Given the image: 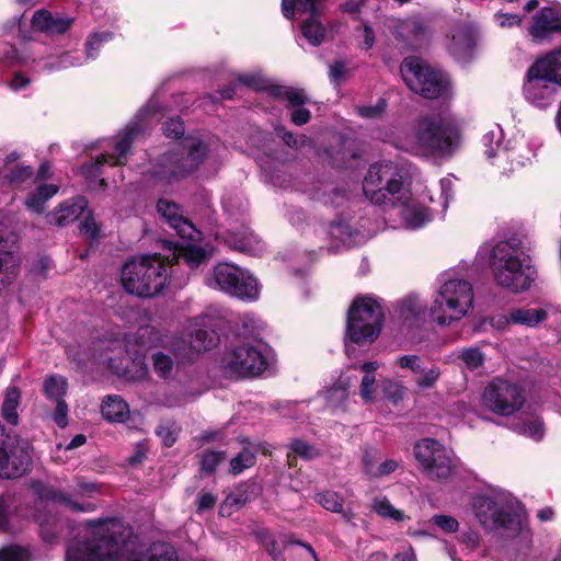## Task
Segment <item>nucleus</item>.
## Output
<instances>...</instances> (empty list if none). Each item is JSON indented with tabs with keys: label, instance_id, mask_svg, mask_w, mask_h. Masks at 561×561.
<instances>
[{
	"label": "nucleus",
	"instance_id": "bb28decb",
	"mask_svg": "<svg viewBox=\"0 0 561 561\" xmlns=\"http://www.w3.org/2000/svg\"><path fill=\"white\" fill-rule=\"evenodd\" d=\"M388 28L398 39L407 43L419 42L427 34L426 24L419 16H410L404 20L389 19Z\"/></svg>",
	"mask_w": 561,
	"mask_h": 561
},
{
	"label": "nucleus",
	"instance_id": "423d86ee",
	"mask_svg": "<svg viewBox=\"0 0 561 561\" xmlns=\"http://www.w3.org/2000/svg\"><path fill=\"white\" fill-rule=\"evenodd\" d=\"M473 302L472 284L465 278L446 274L433 296L428 308L430 317L439 327H450L471 313Z\"/></svg>",
	"mask_w": 561,
	"mask_h": 561
},
{
	"label": "nucleus",
	"instance_id": "72a5a7b5",
	"mask_svg": "<svg viewBox=\"0 0 561 561\" xmlns=\"http://www.w3.org/2000/svg\"><path fill=\"white\" fill-rule=\"evenodd\" d=\"M351 385L352 380L348 376H340L337 381L322 393L327 407L332 411H343Z\"/></svg>",
	"mask_w": 561,
	"mask_h": 561
},
{
	"label": "nucleus",
	"instance_id": "3c124183",
	"mask_svg": "<svg viewBox=\"0 0 561 561\" xmlns=\"http://www.w3.org/2000/svg\"><path fill=\"white\" fill-rule=\"evenodd\" d=\"M112 38L111 32H101L92 34L85 42V58L95 59L101 46Z\"/></svg>",
	"mask_w": 561,
	"mask_h": 561
},
{
	"label": "nucleus",
	"instance_id": "39448f33",
	"mask_svg": "<svg viewBox=\"0 0 561 561\" xmlns=\"http://www.w3.org/2000/svg\"><path fill=\"white\" fill-rule=\"evenodd\" d=\"M489 263L497 285L514 291L530 286L534 272L520 239L499 241L490 251Z\"/></svg>",
	"mask_w": 561,
	"mask_h": 561
},
{
	"label": "nucleus",
	"instance_id": "9d476101",
	"mask_svg": "<svg viewBox=\"0 0 561 561\" xmlns=\"http://www.w3.org/2000/svg\"><path fill=\"white\" fill-rule=\"evenodd\" d=\"M383 311L374 296H359L348 309L346 335L356 344L373 343L380 334Z\"/></svg>",
	"mask_w": 561,
	"mask_h": 561
},
{
	"label": "nucleus",
	"instance_id": "338daca9",
	"mask_svg": "<svg viewBox=\"0 0 561 561\" xmlns=\"http://www.w3.org/2000/svg\"><path fill=\"white\" fill-rule=\"evenodd\" d=\"M385 100H378V102L375 105L358 107L357 112L362 117L376 118L379 117L385 112Z\"/></svg>",
	"mask_w": 561,
	"mask_h": 561
},
{
	"label": "nucleus",
	"instance_id": "e2e57ef3",
	"mask_svg": "<svg viewBox=\"0 0 561 561\" xmlns=\"http://www.w3.org/2000/svg\"><path fill=\"white\" fill-rule=\"evenodd\" d=\"M433 523L446 533H456L459 528V523L456 518L437 514L432 517Z\"/></svg>",
	"mask_w": 561,
	"mask_h": 561
},
{
	"label": "nucleus",
	"instance_id": "412c9836",
	"mask_svg": "<svg viewBox=\"0 0 561 561\" xmlns=\"http://www.w3.org/2000/svg\"><path fill=\"white\" fill-rule=\"evenodd\" d=\"M560 88L559 84H556L529 67L523 85V93L531 105L547 108L557 100Z\"/></svg>",
	"mask_w": 561,
	"mask_h": 561
},
{
	"label": "nucleus",
	"instance_id": "c03bdc74",
	"mask_svg": "<svg viewBox=\"0 0 561 561\" xmlns=\"http://www.w3.org/2000/svg\"><path fill=\"white\" fill-rule=\"evenodd\" d=\"M256 462L254 450L249 447L243 448L236 457L230 460L229 472L233 476L242 473L245 469L253 467Z\"/></svg>",
	"mask_w": 561,
	"mask_h": 561
},
{
	"label": "nucleus",
	"instance_id": "473e14b6",
	"mask_svg": "<svg viewBox=\"0 0 561 561\" xmlns=\"http://www.w3.org/2000/svg\"><path fill=\"white\" fill-rule=\"evenodd\" d=\"M554 312H557V308L553 306L538 309L517 308L510 311L507 321L514 324L535 327Z\"/></svg>",
	"mask_w": 561,
	"mask_h": 561
},
{
	"label": "nucleus",
	"instance_id": "4468645a",
	"mask_svg": "<svg viewBox=\"0 0 561 561\" xmlns=\"http://www.w3.org/2000/svg\"><path fill=\"white\" fill-rule=\"evenodd\" d=\"M206 284L240 299L255 300L259 297V284L247 271L229 263L214 267Z\"/></svg>",
	"mask_w": 561,
	"mask_h": 561
},
{
	"label": "nucleus",
	"instance_id": "c85d7f7f",
	"mask_svg": "<svg viewBox=\"0 0 561 561\" xmlns=\"http://www.w3.org/2000/svg\"><path fill=\"white\" fill-rule=\"evenodd\" d=\"M72 24V19L54 15L49 11L39 10L32 19L34 28L49 34H64Z\"/></svg>",
	"mask_w": 561,
	"mask_h": 561
},
{
	"label": "nucleus",
	"instance_id": "6e6d98bb",
	"mask_svg": "<svg viewBox=\"0 0 561 561\" xmlns=\"http://www.w3.org/2000/svg\"><path fill=\"white\" fill-rule=\"evenodd\" d=\"M0 561H31V556L24 548L9 546L0 550Z\"/></svg>",
	"mask_w": 561,
	"mask_h": 561
},
{
	"label": "nucleus",
	"instance_id": "a211bd4d",
	"mask_svg": "<svg viewBox=\"0 0 561 561\" xmlns=\"http://www.w3.org/2000/svg\"><path fill=\"white\" fill-rule=\"evenodd\" d=\"M50 503H59L71 511L83 513L93 512L96 508V505L91 502L80 503L61 491L45 489L37 504L38 513L35 515V520L39 525L41 534L46 541H51L56 537V531L48 529L49 527L55 528L57 525V518L50 514L48 507Z\"/></svg>",
	"mask_w": 561,
	"mask_h": 561
},
{
	"label": "nucleus",
	"instance_id": "603ef678",
	"mask_svg": "<svg viewBox=\"0 0 561 561\" xmlns=\"http://www.w3.org/2000/svg\"><path fill=\"white\" fill-rule=\"evenodd\" d=\"M226 459L224 451L207 450L202 455L201 468L206 473H213L217 467Z\"/></svg>",
	"mask_w": 561,
	"mask_h": 561
},
{
	"label": "nucleus",
	"instance_id": "de8ad7c7",
	"mask_svg": "<svg viewBox=\"0 0 561 561\" xmlns=\"http://www.w3.org/2000/svg\"><path fill=\"white\" fill-rule=\"evenodd\" d=\"M67 380L62 376H50L44 380V393L50 400H61L67 392Z\"/></svg>",
	"mask_w": 561,
	"mask_h": 561
},
{
	"label": "nucleus",
	"instance_id": "20e7f679",
	"mask_svg": "<svg viewBox=\"0 0 561 561\" xmlns=\"http://www.w3.org/2000/svg\"><path fill=\"white\" fill-rule=\"evenodd\" d=\"M160 254L140 255L127 261L121 275L124 289L138 297H153L162 291L167 283L174 276L173 263L179 264L183 256L173 259Z\"/></svg>",
	"mask_w": 561,
	"mask_h": 561
},
{
	"label": "nucleus",
	"instance_id": "052dcab7",
	"mask_svg": "<svg viewBox=\"0 0 561 561\" xmlns=\"http://www.w3.org/2000/svg\"><path fill=\"white\" fill-rule=\"evenodd\" d=\"M401 466V460L386 459L377 466V471L371 472V479L385 478L393 473Z\"/></svg>",
	"mask_w": 561,
	"mask_h": 561
},
{
	"label": "nucleus",
	"instance_id": "37998d69",
	"mask_svg": "<svg viewBox=\"0 0 561 561\" xmlns=\"http://www.w3.org/2000/svg\"><path fill=\"white\" fill-rule=\"evenodd\" d=\"M20 402V392L16 388L8 389L3 403L2 415L5 421L11 425H16L19 422L18 407Z\"/></svg>",
	"mask_w": 561,
	"mask_h": 561
},
{
	"label": "nucleus",
	"instance_id": "1a4fd4ad",
	"mask_svg": "<svg viewBox=\"0 0 561 561\" xmlns=\"http://www.w3.org/2000/svg\"><path fill=\"white\" fill-rule=\"evenodd\" d=\"M472 507L484 528L504 529L508 536L520 535L525 539L530 537L523 517L513 510V500L508 493L478 494L473 499Z\"/></svg>",
	"mask_w": 561,
	"mask_h": 561
},
{
	"label": "nucleus",
	"instance_id": "ea45409f",
	"mask_svg": "<svg viewBox=\"0 0 561 561\" xmlns=\"http://www.w3.org/2000/svg\"><path fill=\"white\" fill-rule=\"evenodd\" d=\"M514 430L518 434L527 436L536 442L541 440L546 434L545 424L537 415H533L524 421L517 422L514 425Z\"/></svg>",
	"mask_w": 561,
	"mask_h": 561
},
{
	"label": "nucleus",
	"instance_id": "4c0bfd02",
	"mask_svg": "<svg viewBox=\"0 0 561 561\" xmlns=\"http://www.w3.org/2000/svg\"><path fill=\"white\" fill-rule=\"evenodd\" d=\"M426 304L416 295H411L403 299L397 307L398 317L404 322L416 321L426 311Z\"/></svg>",
	"mask_w": 561,
	"mask_h": 561
},
{
	"label": "nucleus",
	"instance_id": "cd10ccee",
	"mask_svg": "<svg viewBox=\"0 0 561 561\" xmlns=\"http://www.w3.org/2000/svg\"><path fill=\"white\" fill-rule=\"evenodd\" d=\"M271 92L276 98L287 101L288 105L293 107L290 115L294 124L304 125L310 119V112L302 107L307 102V96L302 90L286 87H273Z\"/></svg>",
	"mask_w": 561,
	"mask_h": 561
},
{
	"label": "nucleus",
	"instance_id": "6ab92c4d",
	"mask_svg": "<svg viewBox=\"0 0 561 561\" xmlns=\"http://www.w3.org/2000/svg\"><path fill=\"white\" fill-rule=\"evenodd\" d=\"M157 331L151 328V327H144V328H140L137 332V344H138V347L137 350H131L130 348V341H128L127 343L123 342V341H113L110 343V346H107L105 350L106 352H111V353H121L123 346L126 347L127 350L125 351L127 356L125 357H121L118 359V362L107 355L106 354H100L99 355V360L106 364L108 366V368L116 375L118 376H123V377H126V378H134V376L130 375L129 373V368H128V360L130 359L131 357V354L135 355V359H133V363L136 364V360L138 358H140L142 356V353L146 348H148L154 340H157Z\"/></svg>",
	"mask_w": 561,
	"mask_h": 561
},
{
	"label": "nucleus",
	"instance_id": "8fccbe9b",
	"mask_svg": "<svg viewBox=\"0 0 561 561\" xmlns=\"http://www.w3.org/2000/svg\"><path fill=\"white\" fill-rule=\"evenodd\" d=\"M316 501L327 511L342 513L343 497L334 491H324L316 495Z\"/></svg>",
	"mask_w": 561,
	"mask_h": 561
},
{
	"label": "nucleus",
	"instance_id": "6e6552de",
	"mask_svg": "<svg viewBox=\"0 0 561 561\" xmlns=\"http://www.w3.org/2000/svg\"><path fill=\"white\" fill-rule=\"evenodd\" d=\"M208 153L207 145L196 136H187L175 149L162 154L152 169L157 182L171 184L193 173Z\"/></svg>",
	"mask_w": 561,
	"mask_h": 561
},
{
	"label": "nucleus",
	"instance_id": "a18cd8bd",
	"mask_svg": "<svg viewBox=\"0 0 561 561\" xmlns=\"http://www.w3.org/2000/svg\"><path fill=\"white\" fill-rule=\"evenodd\" d=\"M84 60L82 59L81 55L76 51H68L59 57H57L53 61H47L44 64V69L47 71H55V70H64L68 69L70 67H78L83 65Z\"/></svg>",
	"mask_w": 561,
	"mask_h": 561
},
{
	"label": "nucleus",
	"instance_id": "13d9d810",
	"mask_svg": "<svg viewBox=\"0 0 561 561\" xmlns=\"http://www.w3.org/2000/svg\"><path fill=\"white\" fill-rule=\"evenodd\" d=\"M156 373L163 378L170 376L173 368V360L169 355L158 352L152 356Z\"/></svg>",
	"mask_w": 561,
	"mask_h": 561
},
{
	"label": "nucleus",
	"instance_id": "f257e3e1",
	"mask_svg": "<svg viewBox=\"0 0 561 561\" xmlns=\"http://www.w3.org/2000/svg\"><path fill=\"white\" fill-rule=\"evenodd\" d=\"M439 197L436 201L427 187L412 196L407 169L393 161L371 164L363 181L365 196L376 205L391 204L407 229H419L431 220L434 214L445 215L453 198L454 183L449 178L439 181Z\"/></svg>",
	"mask_w": 561,
	"mask_h": 561
},
{
	"label": "nucleus",
	"instance_id": "c9c22d12",
	"mask_svg": "<svg viewBox=\"0 0 561 561\" xmlns=\"http://www.w3.org/2000/svg\"><path fill=\"white\" fill-rule=\"evenodd\" d=\"M101 411L108 422L123 423L129 415L127 402L119 396H107L102 403Z\"/></svg>",
	"mask_w": 561,
	"mask_h": 561
},
{
	"label": "nucleus",
	"instance_id": "b1692460",
	"mask_svg": "<svg viewBox=\"0 0 561 561\" xmlns=\"http://www.w3.org/2000/svg\"><path fill=\"white\" fill-rule=\"evenodd\" d=\"M478 39V27L471 22H465L453 28L447 49L456 59L467 60L473 54Z\"/></svg>",
	"mask_w": 561,
	"mask_h": 561
},
{
	"label": "nucleus",
	"instance_id": "c756f323",
	"mask_svg": "<svg viewBox=\"0 0 561 561\" xmlns=\"http://www.w3.org/2000/svg\"><path fill=\"white\" fill-rule=\"evenodd\" d=\"M530 67L561 87V46L537 59Z\"/></svg>",
	"mask_w": 561,
	"mask_h": 561
},
{
	"label": "nucleus",
	"instance_id": "4d7b16f0",
	"mask_svg": "<svg viewBox=\"0 0 561 561\" xmlns=\"http://www.w3.org/2000/svg\"><path fill=\"white\" fill-rule=\"evenodd\" d=\"M407 388L399 381L386 380L383 383V394L393 403L401 401L405 394Z\"/></svg>",
	"mask_w": 561,
	"mask_h": 561
},
{
	"label": "nucleus",
	"instance_id": "58836bf2",
	"mask_svg": "<svg viewBox=\"0 0 561 561\" xmlns=\"http://www.w3.org/2000/svg\"><path fill=\"white\" fill-rule=\"evenodd\" d=\"M59 187L55 184H42L35 192L30 194L25 201V206L33 213H42L45 203L57 194Z\"/></svg>",
	"mask_w": 561,
	"mask_h": 561
},
{
	"label": "nucleus",
	"instance_id": "a19ab883",
	"mask_svg": "<svg viewBox=\"0 0 561 561\" xmlns=\"http://www.w3.org/2000/svg\"><path fill=\"white\" fill-rule=\"evenodd\" d=\"M442 376V369L437 365L423 366L414 376V383L419 390H430L436 387Z\"/></svg>",
	"mask_w": 561,
	"mask_h": 561
},
{
	"label": "nucleus",
	"instance_id": "dca6fc26",
	"mask_svg": "<svg viewBox=\"0 0 561 561\" xmlns=\"http://www.w3.org/2000/svg\"><path fill=\"white\" fill-rule=\"evenodd\" d=\"M30 444L0 423V478L13 479L23 476L31 467Z\"/></svg>",
	"mask_w": 561,
	"mask_h": 561
},
{
	"label": "nucleus",
	"instance_id": "09e8293b",
	"mask_svg": "<svg viewBox=\"0 0 561 561\" xmlns=\"http://www.w3.org/2000/svg\"><path fill=\"white\" fill-rule=\"evenodd\" d=\"M239 334L243 336L257 337L264 330V323L252 314H243L238 321Z\"/></svg>",
	"mask_w": 561,
	"mask_h": 561
},
{
	"label": "nucleus",
	"instance_id": "2eb2a0df",
	"mask_svg": "<svg viewBox=\"0 0 561 561\" xmlns=\"http://www.w3.org/2000/svg\"><path fill=\"white\" fill-rule=\"evenodd\" d=\"M414 457L421 471L431 480H446L453 476L456 465L453 453L432 438L415 443Z\"/></svg>",
	"mask_w": 561,
	"mask_h": 561
},
{
	"label": "nucleus",
	"instance_id": "393cba45",
	"mask_svg": "<svg viewBox=\"0 0 561 561\" xmlns=\"http://www.w3.org/2000/svg\"><path fill=\"white\" fill-rule=\"evenodd\" d=\"M557 32H561V11L559 9L545 7L534 14L528 28L533 41L542 42Z\"/></svg>",
	"mask_w": 561,
	"mask_h": 561
},
{
	"label": "nucleus",
	"instance_id": "774afa93",
	"mask_svg": "<svg viewBox=\"0 0 561 561\" xmlns=\"http://www.w3.org/2000/svg\"><path fill=\"white\" fill-rule=\"evenodd\" d=\"M163 133L165 134L167 137L179 138L184 134L183 122L179 117L170 118L163 125Z\"/></svg>",
	"mask_w": 561,
	"mask_h": 561
},
{
	"label": "nucleus",
	"instance_id": "f704fd0d",
	"mask_svg": "<svg viewBox=\"0 0 561 561\" xmlns=\"http://www.w3.org/2000/svg\"><path fill=\"white\" fill-rule=\"evenodd\" d=\"M380 367L379 362H366L359 366L363 374L359 385V396L365 404H371L376 400V370Z\"/></svg>",
	"mask_w": 561,
	"mask_h": 561
},
{
	"label": "nucleus",
	"instance_id": "e433bc0d",
	"mask_svg": "<svg viewBox=\"0 0 561 561\" xmlns=\"http://www.w3.org/2000/svg\"><path fill=\"white\" fill-rule=\"evenodd\" d=\"M371 511L382 519L401 523L409 519V516L401 510L394 507L385 495H376L371 499Z\"/></svg>",
	"mask_w": 561,
	"mask_h": 561
},
{
	"label": "nucleus",
	"instance_id": "5fc2aeb1",
	"mask_svg": "<svg viewBox=\"0 0 561 561\" xmlns=\"http://www.w3.org/2000/svg\"><path fill=\"white\" fill-rule=\"evenodd\" d=\"M156 433L161 438L162 443L167 447H170L176 442L179 427L175 423L165 422L157 427Z\"/></svg>",
	"mask_w": 561,
	"mask_h": 561
},
{
	"label": "nucleus",
	"instance_id": "bf43d9fd",
	"mask_svg": "<svg viewBox=\"0 0 561 561\" xmlns=\"http://www.w3.org/2000/svg\"><path fill=\"white\" fill-rule=\"evenodd\" d=\"M290 449L294 454L306 460L313 459L319 455V451L313 446L299 439L291 442Z\"/></svg>",
	"mask_w": 561,
	"mask_h": 561
},
{
	"label": "nucleus",
	"instance_id": "79ce46f5",
	"mask_svg": "<svg viewBox=\"0 0 561 561\" xmlns=\"http://www.w3.org/2000/svg\"><path fill=\"white\" fill-rule=\"evenodd\" d=\"M23 526L21 516L18 513L11 514L5 499H0V531L16 533Z\"/></svg>",
	"mask_w": 561,
	"mask_h": 561
},
{
	"label": "nucleus",
	"instance_id": "ddd939ff",
	"mask_svg": "<svg viewBox=\"0 0 561 561\" xmlns=\"http://www.w3.org/2000/svg\"><path fill=\"white\" fill-rule=\"evenodd\" d=\"M325 0H283L282 10L287 19L298 15L301 37L311 46H319L327 38V27L320 20Z\"/></svg>",
	"mask_w": 561,
	"mask_h": 561
},
{
	"label": "nucleus",
	"instance_id": "2f4dec72",
	"mask_svg": "<svg viewBox=\"0 0 561 561\" xmlns=\"http://www.w3.org/2000/svg\"><path fill=\"white\" fill-rule=\"evenodd\" d=\"M225 242L233 250L254 256L261 255L264 251V244L261 240L252 231L248 230H244L240 236L234 232H229L225 238Z\"/></svg>",
	"mask_w": 561,
	"mask_h": 561
},
{
	"label": "nucleus",
	"instance_id": "4be33fe9",
	"mask_svg": "<svg viewBox=\"0 0 561 561\" xmlns=\"http://www.w3.org/2000/svg\"><path fill=\"white\" fill-rule=\"evenodd\" d=\"M503 138V130L500 126H494L482 137V145L484 153L488 159H493L496 156L501 159L499 168L503 172H514L516 169L524 167L530 159L529 157L517 159L520 154L515 149L507 150L501 147Z\"/></svg>",
	"mask_w": 561,
	"mask_h": 561
},
{
	"label": "nucleus",
	"instance_id": "49530a36",
	"mask_svg": "<svg viewBox=\"0 0 561 561\" xmlns=\"http://www.w3.org/2000/svg\"><path fill=\"white\" fill-rule=\"evenodd\" d=\"M457 358L462 362L466 369L477 370L484 364L485 356L478 347H465L458 351Z\"/></svg>",
	"mask_w": 561,
	"mask_h": 561
},
{
	"label": "nucleus",
	"instance_id": "5701e85b",
	"mask_svg": "<svg viewBox=\"0 0 561 561\" xmlns=\"http://www.w3.org/2000/svg\"><path fill=\"white\" fill-rule=\"evenodd\" d=\"M214 310L209 309L201 317L194 319L192 323L191 340L186 345L183 343L182 346L175 348L176 356H186L190 351L202 352L211 348L217 341L214 328Z\"/></svg>",
	"mask_w": 561,
	"mask_h": 561
},
{
	"label": "nucleus",
	"instance_id": "0e129e2a",
	"mask_svg": "<svg viewBox=\"0 0 561 561\" xmlns=\"http://www.w3.org/2000/svg\"><path fill=\"white\" fill-rule=\"evenodd\" d=\"M238 81L241 84L252 88L257 91H263V90H266L267 88H270L266 80L256 75L247 73V75L239 76Z\"/></svg>",
	"mask_w": 561,
	"mask_h": 561
},
{
	"label": "nucleus",
	"instance_id": "7c9ffc66",
	"mask_svg": "<svg viewBox=\"0 0 561 561\" xmlns=\"http://www.w3.org/2000/svg\"><path fill=\"white\" fill-rule=\"evenodd\" d=\"M88 206L84 197L77 196L60 204L59 208L50 215V222L66 226L77 220Z\"/></svg>",
	"mask_w": 561,
	"mask_h": 561
},
{
	"label": "nucleus",
	"instance_id": "69168bd1",
	"mask_svg": "<svg viewBox=\"0 0 561 561\" xmlns=\"http://www.w3.org/2000/svg\"><path fill=\"white\" fill-rule=\"evenodd\" d=\"M80 232L91 241L99 237V226L92 215H88L79 226Z\"/></svg>",
	"mask_w": 561,
	"mask_h": 561
},
{
	"label": "nucleus",
	"instance_id": "680f3d73",
	"mask_svg": "<svg viewBox=\"0 0 561 561\" xmlns=\"http://www.w3.org/2000/svg\"><path fill=\"white\" fill-rule=\"evenodd\" d=\"M356 38L360 48L368 50L375 44V33L368 25H363L356 28Z\"/></svg>",
	"mask_w": 561,
	"mask_h": 561
},
{
	"label": "nucleus",
	"instance_id": "a878e982",
	"mask_svg": "<svg viewBox=\"0 0 561 561\" xmlns=\"http://www.w3.org/2000/svg\"><path fill=\"white\" fill-rule=\"evenodd\" d=\"M20 265L16 238L14 234L0 236V284L8 285L16 275Z\"/></svg>",
	"mask_w": 561,
	"mask_h": 561
},
{
	"label": "nucleus",
	"instance_id": "9b49d317",
	"mask_svg": "<svg viewBox=\"0 0 561 561\" xmlns=\"http://www.w3.org/2000/svg\"><path fill=\"white\" fill-rule=\"evenodd\" d=\"M401 76L411 91L426 99L449 95L450 81L442 71L428 67L417 57H408L400 67Z\"/></svg>",
	"mask_w": 561,
	"mask_h": 561
},
{
	"label": "nucleus",
	"instance_id": "7ed1b4c3",
	"mask_svg": "<svg viewBox=\"0 0 561 561\" xmlns=\"http://www.w3.org/2000/svg\"><path fill=\"white\" fill-rule=\"evenodd\" d=\"M459 119L448 111L420 116L409 130L399 131L392 142L415 157L450 158L461 146Z\"/></svg>",
	"mask_w": 561,
	"mask_h": 561
},
{
	"label": "nucleus",
	"instance_id": "0eeeda50",
	"mask_svg": "<svg viewBox=\"0 0 561 561\" xmlns=\"http://www.w3.org/2000/svg\"><path fill=\"white\" fill-rule=\"evenodd\" d=\"M157 211L178 232L181 243L167 242L168 249L173 250V259L183 256L190 268H196L205 263L211 255L208 248L199 243L202 232L179 213V206L165 198L159 199Z\"/></svg>",
	"mask_w": 561,
	"mask_h": 561
},
{
	"label": "nucleus",
	"instance_id": "aec40b11",
	"mask_svg": "<svg viewBox=\"0 0 561 561\" xmlns=\"http://www.w3.org/2000/svg\"><path fill=\"white\" fill-rule=\"evenodd\" d=\"M152 113L150 107L142 108L136 118L130 122L122 134L118 135V139H116L113 145V152L102 153L96 157L94 161V167L98 169L103 164L110 163L113 165H122L127 162V158L129 154L130 146L136 138V136L142 130V122L151 121Z\"/></svg>",
	"mask_w": 561,
	"mask_h": 561
},
{
	"label": "nucleus",
	"instance_id": "f03ea898",
	"mask_svg": "<svg viewBox=\"0 0 561 561\" xmlns=\"http://www.w3.org/2000/svg\"><path fill=\"white\" fill-rule=\"evenodd\" d=\"M65 561H178V556L170 545H147L115 519H95L68 543Z\"/></svg>",
	"mask_w": 561,
	"mask_h": 561
},
{
	"label": "nucleus",
	"instance_id": "f8f14e48",
	"mask_svg": "<svg viewBox=\"0 0 561 561\" xmlns=\"http://www.w3.org/2000/svg\"><path fill=\"white\" fill-rule=\"evenodd\" d=\"M267 357L260 344L243 342L230 346L222 356L225 374L236 378L256 377L267 368Z\"/></svg>",
	"mask_w": 561,
	"mask_h": 561
},
{
	"label": "nucleus",
	"instance_id": "864d4df0",
	"mask_svg": "<svg viewBox=\"0 0 561 561\" xmlns=\"http://www.w3.org/2000/svg\"><path fill=\"white\" fill-rule=\"evenodd\" d=\"M396 365L401 369L409 370L415 376L421 371V368L424 366V362L416 354H405L396 359Z\"/></svg>",
	"mask_w": 561,
	"mask_h": 561
},
{
	"label": "nucleus",
	"instance_id": "f3484780",
	"mask_svg": "<svg viewBox=\"0 0 561 561\" xmlns=\"http://www.w3.org/2000/svg\"><path fill=\"white\" fill-rule=\"evenodd\" d=\"M482 403L495 414L512 415L525 403L524 390L516 383L497 378L485 387Z\"/></svg>",
	"mask_w": 561,
	"mask_h": 561
}]
</instances>
